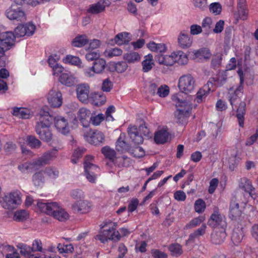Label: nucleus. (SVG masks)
<instances>
[{
  "instance_id": "obj_1",
  "label": "nucleus",
  "mask_w": 258,
  "mask_h": 258,
  "mask_svg": "<svg viewBox=\"0 0 258 258\" xmlns=\"http://www.w3.org/2000/svg\"><path fill=\"white\" fill-rule=\"evenodd\" d=\"M39 121L36 123L35 131L39 138L46 142H50L52 139V134L50 126L52 122L53 117L48 111L41 109L37 115Z\"/></svg>"
},
{
  "instance_id": "obj_2",
  "label": "nucleus",
  "mask_w": 258,
  "mask_h": 258,
  "mask_svg": "<svg viewBox=\"0 0 258 258\" xmlns=\"http://www.w3.org/2000/svg\"><path fill=\"white\" fill-rule=\"evenodd\" d=\"M180 94L172 96V100L176 102V106L177 108L175 111V117L177 122L184 124L187 121V118L189 116V111L191 109L190 97L188 99H182Z\"/></svg>"
},
{
  "instance_id": "obj_3",
  "label": "nucleus",
  "mask_w": 258,
  "mask_h": 258,
  "mask_svg": "<svg viewBox=\"0 0 258 258\" xmlns=\"http://www.w3.org/2000/svg\"><path fill=\"white\" fill-rule=\"evenodd\" d=\"M37 205L42 212L52 216L60 221H64L69 217V214L64 209L60 208L56 202L47 203L39 201Z\"/></svg>"
},
{
  "instance_id": "obj_4",
  "label": "nucleus",
  "mask_w": 258,
  "mask_h": 258,
  "mask_svg": "<svg viewBox=\"0 0 258 258\" xmlns=\"http://www.w3.org/2000/svg\"><path fill=\"white\" fill-rule=\"evenodd\" d=\"M16 37L15 33L7 32L3 35L2 38L0 39V67L5 66L6 57L5 52L14 45Z\"/></svg>"
},
{
  "instance_id": "obj_5",
  "label": "nucleus",
  "mask_w": 258,
  "mask_h": 258,
  "mask_svg": "<svg viewBox=\"0 0 258 258\" xmlns=\"http://www.w3.org/2000/svg\"><path fill=\"white\" fill-rule=\"evenodd\" d=\"M117 224L115 223H110L109 226L105 225L104 229L97 236V238L102 242L107 241L108 239L117 241L120 238V235L118 231H116Z\"/></svg>"
},
{
  "instance_id": "obj_6",
  "label": "nucleus",
  "mask_w": 258,
  "mask_h": 258,
  "mask_svg": "<svg viewBox=\"0 0 258 258\" xmlns=\"http://www.w3.org/2000/svg\"><path fill=\"white\" fill-rule=\"evenodd\" d=\"M7 17L12 21L17 22L25 21L26 19L25 13L20 4L14 3L6 11Z\"/></svg>"
},
{
  "instance_id": "obj_7",
  "label": "nucleus",
  "mask_w": 258,
  "mask_h": 258,
  "mask_svg": "<svg viewBox=\"0 0 258 258\" xmlns=\"http://www.w3.org/2000/svg\"><path fill=\"white\" fill-rule=\"evenodd\" d=\"M178 86L181 93L187 94L194 90L196 81L191 75L189 74L184 75L179 78Z\"/></svg>"
},
{
  "instance_id": "obj_8",
  "label": "nucleus",
  "mask_w": 258,
  "mask_h": 258,
  "mask_svg": "<svg viewBox=\"0 0 258 258\" xmlns=\"http://www.w3.org/2000/svg\"><path fill=\"white\" fill-rule=\"evenodd\" d=\"M208 224L212 228H217L216 229L226 228L227 225L225 216L216 210L211 215Z\"/></svg>"
},
{
  "instance_id": "obj_9",
  "label": "nucleus",
  "mask_w": 258,
  "mask_h": 258,
  "mask_svg": "<svg viewBox=\"0 0 258 258\" xmlns=\"http://www.w3.org/2000/svg\"><path fill=\"white\" fill-rule=\"evenodd\" d=\"M21 203V200L17 191H13L6 196L3 207L5 209L13 210Z\"/></svg>"
},
{
  "instance_id": "obj_10",
  "label": "nucleus",
  "mask_w": 258,
  "mask_h": 258,
  "mask_svg": "<svg viewBox=\"0 0 258 258\" xmlns=\"http://www.w3.org/2000/svg\"><path fill=\"white\" fill-rule=\"evenodd\" d=\"M47 100L49 104L53 107H58L62 104V96L61 92L54 87L49 91Z\"/></svg>"
},
{
  "instance_id": "obj_11",
  "label": "nucleus",
  "mask_w": 258,
  "mask_h": 258,
  "mask_svg": "<svg viewBox=\"0 0 258 258\" xmlns=\"http://www.w3.org/2000/svg\"><path fill=\"white\" fill-rule=\"evenodd\" d=\"M243 87L242 85H239L235 90L230 88L228 93V98L232 108L234 106L236 107L237 104L241 102L240 101V96L242 94Z\"/></svg>"
},
{
  "instance_id": "obj_12",
  "label": "nucleus",
  "mask_w": 258,
  "mask_h": 258,
  "mask_svg": "<svg viewBox=\"0 0 258 258\" xmlns=\"http://www.w3.org/2000/svg\"><path fill=\"white\" fill-rule=\"evenodd\" d=\"M91 203L87 200H79L72 205V209L75 213L86 214L91 209Z\"/></svg>"
},
{
  "instance_id": "obj_13",
  "label": "nucleus",
  "mask_w": 258,
  "mask_h": 258,
  "mask_svg": "<svg viewBox=\"0 0 258 258\" xmlns=\"http://www.w3.org/2000/svg\"><path fill=\"white\" fill-rule=\"evenodd\" d=\"M76 118L79 120L84 127H88L91 122L92 113L86 108H80L77 112Z\"/></svg>"
},
{
  "instance_id": "obj_14",
  "label": "nucleus",
  "mask_w": 258,
  "mask_h": 258,
  "mask_svg": "<svg viewBox=\"0 0 258 258\" xmlns=\"http://www.w3.org/2000/svg\"><path fill=\"white\" fill-rule=\"evenodd\" d=\"M87 136V140L91 144L97 146L103 143L105 140L104 134L100 131L95 130L90 131Z\"/></svg>"
},
{
  "instance_id": "obj_15",
  "label": "nucleus",
  "mask_w": 258,
  "mask_h": 258,
  "mask_svg": "<svg viewBox=\"0 0 258 258\" xmlns=\"http://www.w3.org/2000/svg\"><path fill=\"white\" fill-rule=\"evenodd\" d=\"M85 174L87 179L91 182L94 183L97 178V173L99 171V168L93 163L85 164Z\"/></svg>"
},
{
  "instance_id": "obj_16",
  "label": "nucleus",
  "mask_w": 258,
  "mask_h": 258,
  "mask_svg": "<svg viewBox=\"0 0 258 258\" xmlns=\"http://www.w3.org/2000/svg\"><path fill=\"white\" fill-rule=\"evenodd\" d=\"M227 236L226 228L215 229L211 235V240L213 244H221Z\"/></svg>"
},
{
  "instance_id": "obj_17",
  "label": "nucleus",
  "mask_w": 258,
  "mask_h": 258,
  "mask_svg": "<svg viewBox=\"0 0 258 258\" xmlns=\"http://www.w3.org/2000/svg\"><path fill=\"white\" fill-rule=\"evenodd\" d=\"M76 91L79 100L83 103H87L89 98V86L85 84L79 85L77 86Z\"/></svg>"
},
{
  "instance_id": "obj_18",
  "label": "nucleus",
  "mask_w": 258,
  "mask_h": 258,
  "mask_svg": "<svg viewBox=\"0 0 258 258\" xmlns=\"http://www.w3.org/2000/svg\"><path fill=\"white\" fill-rule=\"evenodd\" d=\"M55 126L59 132L66 135L70 132L68 122L66 119L61 116L55 118Z\"/></svg>"
},
{
  "instance_id": "obj_19",
  "label": "nucleus",
  "mask_w": 258,
  "mask_h": 258,
  "mask_svg": "<svg viewBox=\"0 0 258 258\" xmlns=\"http://www.w3.org/2000/svg\"><path fill=\"white\" fill-rule=\"evenodd\" d=\"M57 149L53 148L45 152L41 157H39L43 166L49 164L51 161L56 157Z\"/></svg>"
},
{
  "instance_id": "obj_20",
  "label": "nucleus",
  "mask_w": 258,
  "mask_h": 258,
  "mask_svg": "<svg viewBox=\"0 0 258 258\" xmlns=\"http://www.w3.org/2000/svg\"><path fill=\"white\" fill-rule=\"evenodd\" d=\"M60 82L67 86L71 87L77 83V79L71 72L62 73L60 76Z\"/></svg>"
},
{
  "instance_id": "obj_21",
  "label": "nucleus",
  "mask_w": 258,
  "mask_h": 258,
  "mask_svg": "<svg viewBox=\"0 0 258 258\" xmlns=\"http://www.w3.org/2000/svg\"><path fill=\"white\" fill-rule=\"evenodd\" d=\"M124 138V134H121L116 142V149L118 152L123 153L129 152L131 150V146L126 143Z\"/></svg>"
},
{
  "instance_id": "obj_22",
  "label": "nucleus",
  "mask_w": 258,
  "mask_h": 258,
  "mask_svg": "<svg viewBox=\"0 0 258 258\" xmlns=\"http://www.w3.org/2000/svg\"><path fill=\"white\" fill-rule=\"evenodd\" d=\"M92 103L97 106L104 104L106 101L105 95L102 92H93L90 95Z\"/></svg>"
},
{
  "instance_id": "obj_23",
  "label": "nucleus",
  "mask_w": 258,
  "mask_h": 258,
  "mask_svg": "<svg viewBox=\"0 0 258 258\" xmlns=\"http://www.w3.org/2000/svg\"><path fill=\"white\" fill-rule=\"evenodd\" d=\"M157 62L159 64H164L167 66H171L175 63L173 59V52L170 55H163L160 54L155 56Z\"/></svg>"
},
{
  "instance_id": "obj_24",
  "label": "nucleus",
  "mask_w": 258,
  "mask_h": 258,
  "mask_svg": "<svg viewBox=\"0 0 258 258\" xmlns=\"http://www.w3.org/2000/svg\"><path fill=\"white\" fill-rule=\"evenodd\" d=\"M128 133L132 141L136 144H142L144 139L140 134L139 135L138 128L135 126L128 128Z\"/></svg>"
},
{
  "instance_id": "obj_25",
  "label": "nucleus",
  "mask_w": 258,
  "mask_h": 258,
  "mask_svg": "<svg viewBox=\"0 0 258 258\" xmlns=\"http://www.w3.org/2000/svg\"><path fill=\"white\" fill-rule=\"evenodd\" d=\"M106 67V62L105 59L99 58L95 60L92 67L90 68V71L96 74L103 72Z\"/></svg>"
},
{
  "instance_id": "obj_26",
  "label": "nucleus",
  "mask_w": 258,
  "mask_h": 258,
  "mask_svg": "<svg viewBox=\"0 0 258 258\" xmlns=\"http://www.w3.org/2000/svg\"><path fill=\"white\" fill-rule=\"evenodd\" d=\"M169 133L164 129L158 131L155 134L154 140L158 144H163L167 142L169 138Z\"/></svg>"
},
{
  "instance_id": "obj_27",
  "label": "nucleus",
  "mask_w": 258,
  "mask_h": 258,
  "mask_svg": "<svg viewBox=\"0 0 258 258\" xmlns=\"http://www.w3.org/2000/svg\"><path fill=\"white\" fill-rule=\"evenodd\" d=\"M192 40L188 35L181 32L178 37V43L179 46L182 48H187L190 47L192 44Z\"/></svg>"
},
{
  "instance_id": "obj_28",
  "label": "nucleus",
  "mask_w": 258,
  "mask_h": 258,
  "mask_svg": "<svg viewBox=\"0 0 258 258\" xmlns=\"http://www.w3.org/2000/svg\"><path fill=\"white\" fill-rule=\"evenodd\" d=\"M105 9V5L104 0H100L98 3L91 5L88 13L92 14H97L103 12Z\"/></svg>"
},
{
  "instance_id": "obj_29",
  "label": "nucleus",
  "mask_w": 258,
  "mask_h": 258,
  "mask_svg": "<svg viewBox=\"0 0 258 258\" xmlns=\"http://www.w3.org/2000/svg\"><path fill=\"white\" fill-rule=\"evenodd\" d=\"M18 247L20 249V253L27 258H45L44 255L34 257V254H31V252H33L32 247L26 244H20L18 246Z\"/></svg>"
},
{
  "instance_id": "obj_30",
  "label": "nucleus",
  "mask_w": 258,
  "mask_h": 258,
  "mask_svg": "<svg viewBox=\"0 0 258 258\" xmlns=\"http://www.w3.org/2000/svg\"><path fill=\"white\" fill-rule=\"evenodd\" d=\"M246 103L244 102H240L237 108L236 117L238 119L239 124L241 127L244 125V115L246 112Z\"/></svg>"
},
{
  "instance_id": "obj_31",
  "label": "nucleus",
  "mask_w": 258,
  "mask_h": 258,
  "mask_svg": "<svg viewBox=\"0 0 258 258\" xmlns=\"http://www.w3.org/2000/svg\"><path fill=\"white\" fill-rule=\"evenodd\" d=\"M227 76L224 74L219 75L216 78H211L207 82V85L208 87L212 86L214 84L217 87H221L224 85L227 82Z\"/></svg>"
},
{
  "instance_id": "obj_32",
  "label": "nucleus",
  "mask_w": 258,
  "mask_h": 258,
  "mask_svg": "<svg viewBox=\"0 0 258 258\" xmlns=\"http://www.w3.org/2000/svg\"><path fill=\"white\" fill-rule=\"evenodd\" d=\"M239 187L245 192H248L250 195H251L252 191L254 190V188L253 187L251 181L246 177L240 179Z\"/></svg>"
},
{
  "instance_id": "obj_33",
  "label": "nucleus",
  "mask_w": 258,
  "mask_h": 258,
  "mask_svg": "<svg viewBox=\"0 0 258 258\" xmlns=\"http://www.w3.org/2000/svg\"><path fill=\"white\" fill-rule=\"evenodd\" d=\"M241 215V211L239 209V204L234 201L231 202L229 209V216L233 220L236 219Z\"/></svg>"
},
{
  "instance_id": "obj_34",
  "label": "nucleus",
  "mask_w": 258,
  "mask_h": 258,
  "mask_svg": "<svg viewBox=\"0 0 258 258\" xmlns=\"http://www.w3.org/2000/svg\"><path fill=\"white\" fill-rule=\"evenodd\" d=\"M173 56L175 62L180 64H185L188 61V58L186 54L182 51H177L173 52Z\"/></svg>"
},
{
  "instance_id": "obj_35",
  "label": "nucleus",
  "mask_w": 258,
  "mask_h": 258,
  "mask_svg": "<svg viewBox=\"0 0 258 258\" xmlns=\"http://www.w3.org/2000/svg\"><path fill=\"white\" fill-rule=\"evenodd\" d=\"M13 114L23 119H28L30 117V111L25 108H14Z\"/></svg>"
},
{
  "instance_id": "obj_36",
  "label": "nucleus",
  "mask_w": 258,
  "mask_h": 258,
  "mask_svg": "<svg viewBox=\"0 0 258 258\" xmlns=\"http://www.w3.org/2000/svg\"><path fill=\"white\" fill-rule=\"evenodd\" d=\"M113 163L119 168L128 167L131 164V160L126 156H122L116 158Z\"/></svg>"
},
{
  "instance_id": "obj_37",
  "label": "nucleus",
  "mask_w": 258,
  "mask_h": 258,
  "mask_svg": "<svg viewBox=\"0 0 258 258\" xmlns=\"http://www.w3.org/2000/svg\"><path fill=\"white\" fill-rule=\"evenodd\" d=\"M154 62L153 55L149 54L144 57V60L142 62L143 71L144 72H148L153 68Z\"/></svg>"
},
{
  "instance_id": "obj_38",
  "label": "nucleus",
  "mask_w": 258,
  "mask_h": 258,
  "mask_svg": "<svg viewBox=\"0 0 258 258\" xmlns=\"http://www.w3.org/2000/svg\"><path fill=\"white\" fill-rule=\"evenodd\" d=\"M87 37L85 35L76 36L72 41V44L74 47H81L88 43Z\"/></svg>"
},
{
  "instance_id": "obj_39",
  "label": "nucleus",
  "mask_w": 258,
  "mask_h": 258,
  "mask_svg": "<svg viewBox=\"0 0 258 258\" xmlns=\"http://www.w3.org/2000/svg\"><path fill=\"white\" fill-rule=\"evenodd\" d=\"M123 59L129 63H134L140 59L139 54L135 51H131L123 55Z\"/></svg>"
},
{
  "instance_id": "obj_40",
  "label": "nucleus",
  "mask_w": 258,
  "mask_h": 258,
  "mask_svg": "<svg viewBox=\"0 0 258 258\" xmlns=\"http://www.w3.org/2000/svg\"><path fill=\"white\" fill-rule=\"evenodd\" d=\"M129 33L122 32L117 34L114 37V41L118 45L127 44L130 41Z\"/></svg>"
},
{
  "instance_id": "obj_41",
  "label": "nucleus",
  "mask_w": 258,
  "mask_h": 258,
  "mask_svg": "<svg viewBox=\"0 0 258 258\" xmlns=\"http://www.w3.org/2000/svg\"><path fill=\"white\" fill-rule=\"evenodd\" d=\"M32 182L36 186H41L44 184L45 179L42 171L37 172L33 174L32 176Z\"/></svg>"
},
{
  "instance_id": "obj_42",
  "label": "nucleus",
  "mask_w": 258,
  "mask_h": 258,
  "mask_svg": "<svg viewBox=\"0 0 258 258\" xmlns=\"http://www.w3.org/2000/svg\"><path fill=\"white\" fill-rule=\"evenodd\" d=\"M171 255L173 256L178 257L183 253L182 246L178 243H173L170 244L168 247Z\"/></svg>"
},
{
  "instance_id": "obj_43",
  "label": "nucleus",
  "mask_w": 258,
  "mask_h": 258,
  "mask_svg": "<svg viewBox=\"0 0 258 258\" xmlns=\"http://www.w3.org/2000/svg\"><path fill=\"white\" fill-rule=\"evenodd\" d=\"M148 47L152 51L164 52L166 50V47L163 43H156L151 42L148 44Z\"/></svg>"
},
{
  "instance_id": "obj_44",
  "label": "nucleus",
  "mask_w": 258,
  "mask_h": 258,
  "mask_svg": "<svg viewBox=\"0 0 258 258\" xmlns=\"http://www.w3.org/2000/svg\"><path fill=\"white\" fill-rule=\"evenodd\" d=\"M101 152L106 158L113 162H114L116 152L113 149H111L109 146H105L102 148Z\"/></svg>"
},
{
  "instance_id": "obj_45",
  "label": "nucleus",
  "mask_w": 258,
  "mask_h": 258,
  "mask_svg": "<svg viewBox=\"0 0 258 258\" xmlns=\"http://www.w3.org/2000/svg\"><path fill=\"white\" fill-rule=\"evenodd\" d=\"M210 90V86L205 85L203 88L200 89L197 93V97L196 99L198 103L202 102L203 98H205L208 94Z\"/></svg>"
},
{
  "instance_id": "obj_46",
  "label": "nucleus",
  "mask_w": 258,
  "mask_h": 258,
  "mask_svg": "<svg viewBox=\"0 0 258 258\" xmlns=\"http://www.w3.org/2000/svg\"><path fill=\"white\" fill-rule=\"evenodd\" d=\"M212 20L209 17L205 18L202 23V28L206 35H209L212 31Z\"/></svg>"
},
{
  "instance_id": "obj_47",
  "label": "nucleus",
  "mask_w": 258,
  "mask_h": 258,
  "mask_svg": "<svg viewBox=\"0 0 258 258\" xmlns=\"http://www.w3.org/2000/svg\"><path fill=\"white\" fill-rule=\"evenodd\" d=\"M194 55L196 58L200 59L204 58L207 59L211 57V54L209 49L204 48L195 51Z\"/></svg>"
},
{
  "instance_id": "obj_48",
  "label": "nucleus",
  "mask_w": 258,
  "mask_h": 258,
  "mask_svg": "<svg viewBox=\"0 0 258 258\" xmlns=\"http://www.w3.org/2000/svg\"><path fill=\"white\" fill-rule=\"evenodd\" d=\"M206 228V225L205 224H203L199 228L189 235V240H193L195 238H198L205 234Z\"/></svg>"
},
{
  "instance_id": "obj_49",
  "label": "nucleus",
  "mask_w": 258,
  "mask_h": 258,
  "mask_svg": "<svg viewBox=\"0 0 258 258\" xmlns=\"http://www.w3.org/2000/svg\"><path fill=\"white\" fill-rule=\"evenodd\" d=\"M26 141L28 144L33 149H38L41 145V142L34 136H28L27 137Z\"/></svg>"
},
{
  "instance_id": "obj_50",
  "label": "nucleus",
  "mask_w": 258,
  "mask_h": 258,
  "mask_svg": "<svg viewBox=\"0 0 258 258\" xmlns=\"http://www.w3.org/2000/svg\"><path fill=\"white\" fill-rule=\"evenodd\" d=\"M28 213L25 210H21L17 211L14 215L13 219L16 221L21 222L27 219Z\"/></svg>"
},
{
  "instance_id": "obj_51",
  "label": "nucleus",
  "mask_w": 258,
  "mask_h": 258,
  "mask_svg": "<svg viewBox=\"0 0 258 258\" xmlns=\"http://www.w3.org/2000/svg\"><path fill=\"white\" fill-rule=\"evenodd\" d=\"M243 234L241 230L236 229L233 231L231 239L235 244H238L241 241Z\"/></svg>"
},
{
  "instance_id": "obj_52",
  "label": "nucleus",
  "mask_w": 258,
  "mask_h": 258,
  "mask_svg": "<svg viewBox=\"0 0 258 258\" xmlns=\"http://www.w3.org/2000/svg\"><path fill=\"white\" fill-rule=\"evenodd\" d=\"M63 62L65 63H70L77 66L81 62V60L79 57L71 55H67L64 58H63Z\"/></svg>"
},
{
  "instance_id": "obj_53",
  "label": "nucleus",
  "mask_w": 258,
  "mask_h": 258,
  "mask_svg": "<svg viewBox=\"0 0 258 258\" xmlns=\"http://www.w3.org/2000/svg\"><path fill=\"white\" fill-rule=\"evenodd\" d=\"M29 172H32L39 169L43 166L39 158L31 161H28Z\"/></svg>"
},
{
  "instance_id": "obj_54",
  "label": "nucleus",
  "mask_w": 258,
  "mask_h": 258,
  "mask_svg": "<svg viewBox=\"0 0 258 258\" xmlns=\"http://www.w3.org/2000/svg\"><path fill=\"white\" fill-rule=\"evenodd\" d=\"M205 218L202 216L195 218L191 220L188 224L186 225L187 229H190L196 227L201 224V223L204 221Z\"/></svg>"
},
{
  "instance_id": "obj_55",
  "label": "nucleus",
  "mask_w": 258,
  "mask_h": 258,
  "mask_svg": "<svg viewBox=\"0 0 258 258\" xmlns=\"http://www.w3.org/2000/svg\"><path fill=\"white\" fill-rule=\"evenodd\" d=\"M43 172L52 178H55L58 177L59 174V172L56 168L51 166L45 168Z\"/></svg>"
},
{
  "instance_id": "obj_56",
  "label": "nucleus",
  "mask_w": 258,
  "mask_h": 258,
  "mask_svg": "<svg viewBox=\"0 0 258 258\" xmlns=\"http://www.w3.org/2000/svg\"><path fill=\"white\" fill-rule=\"evenodd\" d=\"M206 209L205 202L202 199L197 200L195 203V210L199 213L203 212Z\"/></svg>"
},
{
  "instance_id": "obj_57",
  "label": "nucleus",
  "mask_w": 258,
  "mask_h": 258,
  "mask_svg": "<svg viewBox=\"0 0 258 258\" xmlns=\"http://www.w3.org/2000/svg\"><path fill=\"white\" fill-rule=\"evenodd\" d=\"M194 5L196 8L204 11L208 8L207 0H193Z\"/></svg>"
},
{
  "instance_id": "obj_58",
  "label": "nucleus",
  "mask_w": 258,
  "mask_h": 258,
  "mask_svg": "<svg viewBox=\"0 0 258 258\" xmlns=\"http://www.w3.org/2000/svg\"><path fill=\"white\" fill-rule=\"evenodd\" d=\"M85 151L86 149L83 147L78 148L75 150L73 153L72 162L75 164L77 163V160L82 156L83 154H84Z\"/></svg>"
},
{
  "instance_id": "obj_59",
  "label": "nucleus",
  "mask_w": 258,
  "mask_h": 258,
  "mask_svg": "<svg viewBox=\"0 0 258 258\" xmlns=\"http://www.w3.org/2000/svg\"><path fill=\"white\" fill-rule=\"evenodd\" d=\"M169 93V87L167 85H162L158 88L156 94L160 97H165Z\"/></svg>"
},
{
  "instance_id": "obj_60",
  "label": "nucleus",
  "mask_w": 258,
  "mask_h": 258,
  "mask_svg": "<svg viewBox=\"0 0 258 258\" xmlns=\"http://www.w3.org/2000/svg\"><path fill=\"white\" fill-rule=\"evenodd\" d=\"M70 196L75 200L80 199V200H81L82 199L84 198V192L82 190L79 189L72 190L71 192Z\"/></svg>"
},
{
  "instance_id": "obj_61",
  "label": "nucleus",
  "mask_w": 258,
  "mask_h": 258,
  "mask_svg": "<svg viewBox=\"0 0 258 258\" xmlns=\"http://www.w3.org/2000/svg\"><path fill=\"white\" fill-rule=\"evenodd\" d=\"M122 53L121 49L118 48H114L109 51H105V55L108 57H112L113 56H117L120 55Z\"/></svg>"
},
{
  "instance_id": "obj_62",
  "label": "nucleus",
  "mask_w": 258,
  "mask_h": 258,
  "mask_svg": "<svg viewBox=\"0 0 258 258\" xmlns=\"http://www.w3.org/2000/svg\"><path fill=\"white\" fill-rule=\"evenodd\" d=\"M209 9L210 12L217 15L221 13L222 7L219 3H213L209 6Z\"/></svg>"
},
{
  "instance_id": "obj_63",
  "label": "nucleus",
  "mask_w": 258,
  "mask_h": 258,
  "mask_svg": "<svg viewBox=\"0 0 258 258\" xmlns=\"http://www.w3.org/2000/svg\"><path fill=\"white\" fill-rule=\"evenodd\" d=\"M128 66L125 61H119L115 65V69L118 73H122L124 72Z\"/></svg>"
},
{
  "instance_id": "obj_64",
  "label": "nucleus",
  "mask_w": 258,
  "mask_h": 258,
  "mask_svg": "<svg viewBox=\"0 0 258 258\" xmlns=\"http://www.w3.org/2000/svg\"><path fill=\"white\" fill-rule=\"evenodd\" d=\"M26 28L23 25H18L15 29V34L17 37H21L26 35Z\"/></svg>"
}]
</instances>
